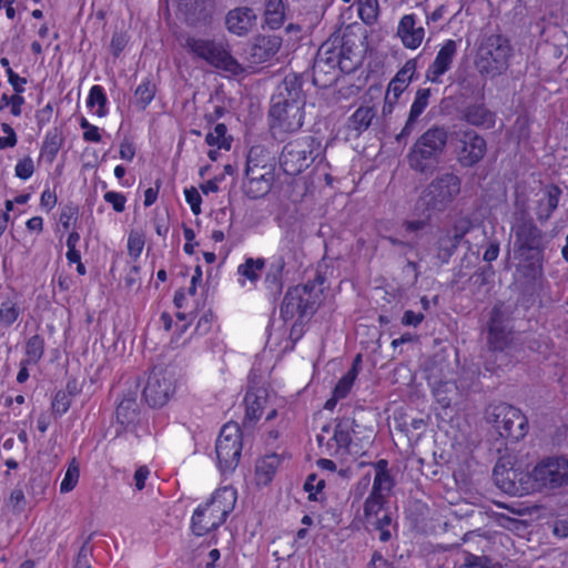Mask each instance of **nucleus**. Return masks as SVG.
Masks as SVG:
<instances>
[{
	"instance_id": "37998d69",
	"label": "nucleus",
	"mask_w": 568,
	"mask_h": 568,
	"mask_svg": "<svg viewBox=\"0 0 568 568\" xmlns=\"http://www.w3.org/2000/svg\"><path fill=\"white\" fill-rule=\"evenodd\" d=\"M226 126L223 123H219L215 125L212 132H209L205 136V141L209 145H217L220 149H230L231 141L225 136Z\"/></svg>"
},
{
	"instance_id": "c85d7f7f",
	"label": "nucleus",
	"mask_w": 568,
	"mask_h": 568,
	"mask_svg": "<svg viewBox=\"0 0 568 568\" xmlns=\"http://www.w3.org/2000/svg\"><path fill=\"white\" fill-rule=\"evenodd\" d=\"M416 71V60L410 59L406 61L403 68L395 74L388 84L387 91L389 94L399 98L400 94L408 88Z\"/></svg>"
},
{
	"instance_id": "2f4dec72",
	"label": "nucleus",
	"mask_w": 568,
	"mask_h": 568,
	"mask_svg": "<svg viewBox=\"0 0 568 568\" xmlns=\"http://www.w3.org/2000/svg\"><path fill=\"white\" fill-rule=\"evenodd\" d=\"M376 116V111L372 106H359L347 121V128L352 131H355L356 134H361L366 131L373 120Z\"/></svg>"
},
{
	"instance_id": "3c124183",
	"label": "nucleus",
	"mask_w": 568,
	"mask_h": 568,
	"mask_svg": "<svg viewBox=\"0 0 568 568\" xmlns=\"http://www.w3.org/2000/svg\"><path fill=\"white\" fill-rule=\"evenodd\" d=\"M325 486L324 479H318L315 474H311L307 476L306 481L304 484V489L307 491L308 498L312 500H316V494L322 491Z\"/></svg>"
},
{
	"instance_id": "69168bd1",
	"label": "nucleus",
	"mask_w": 568,
	"mask_h": 568,
	"mask_svg": "<svg viewBox=\"0 0 568 568\" xmlns=\"http://www.w3.org/2000/svg\"><path fill=\"white\" fill-rule=\"evenodd\" d=\"M9 83L13 87V90L17 94H20L24 91L23 84L27 83L26 78H20L17 73L13 72L11 68L7 70Z\"/></svg>"
},
{
	"instance_id": "f704fd0d",
	"label": "nucleus",
	"mask_w": 568,
	"mask_h": 568,
	"mask_svg": "<svg viewBox=\"0 0 568 568\" xmlns=\"http://www.w3.org/2000/svg\"><path fill=\"white\" fill-rule=\"evenodd\" d=\"M387 503V497L369 493L363 505V516L365 523L367 524L369 520L388 510L386 506Z\"/></svg>"
},
{
	"instance_id": "6e6d98bb",
	"label": "nucleus",
	"mask_w": 568,
	"mask_h": 568,
	"mask_svg": "<svg viewBox=\"0 0 568 568\" xmlns=\"http://www.w3.org/2000/svg\"><path fill=\"white\" fill-rule=\"evenodd\" d=\"M34 172V164L31 158L20 160L16 165V175L22 180L29 179Z\"/></svg>"
},
{
	"instance_id": "dca6fc26",
	"label": "nucleus",
	"mask_w": 568,
	"mask_h": 568,
	"mask_svg": "<svg viewBox=\"0 0 568 568\" xmlns=\"http://www.w3.org/2000/svg\"><path fill=\"white\" fill-rule=\"evenodd\" d=\"M338 39L336 38L333 42L323 43L315 57L314 65H313V82L314 84H318L317 74L318 73H327V69H335L338 67L342 71H349L354 68L353 64L345 63L344 58V43L341 48L335 45V42Z\"/></svg>"
},
{
	"instance_id": "bf43d9fd",
	"label": "nucleus",
	"mask_w": 568,
	"mask_h": 568,
	"mask_svg": "<svg viewBox=\"0 0 568 568\" xmlns=\"http://www.w3.org/2000/svg\"><path fill=\"white\" fill-rule=\"evenodd\" d=\"M9 506L16 513H21L24 506V493L21 488H14L8 499Z\"/></svg>"
},
{
	"instance_id": "a18cd8bd",
	"label": "nucleus",
	"mask_w": 568,
	"mask_h": 568,
	"mask_svg": "<svg viewBox=\"0 0 568 568\" xmlns=\"http://www.w3.org/2000/svg\"><path fill=\"white\" fill-rule=\"evenodd\" d=\"M358 374L357 368H351L336 384L334 394L337 398H344L349 393Z\"/></svg>"
},
{
	"instance_id": "473e14b6",
	"label": "nucleus",
	"mask_w": 568,
	"mask_h": 568,
	"mask_svg": "<svg viewBox=\"0 0 568 568\" xmlns=\"http://www.w3.org/2000/svg\"><path fill=\"white\" fill-rule=\"evenodd\" d=\"M265 22L271 29H278L284 23V0H265Z\"/></svg>"
},
{
	"instance_id": "ea45409f",
	"label": "nucleus",
	"mask_w": 568,
	"mask_h": 568,
	"mask_svg": "<svg viewBox=\"0 0 568 568\" xmlns=\"http://www.w3.org/2000/svg\"><path fill=\"white\" fill-rule=\"evenodd\" d=\"M44 352V341L40 335L31 336L26 344V363L37 364Z\"/></svg>"
},
{
	"instance_id": "c756f323",
	"label": "nucleus",
	"mask_w": 568,
	"mask_h": 568,
	"mask_svg": "<svg viewBox=\"0 0 568 568\" xmlns=\"http://www.w3.org/2000/svg\"><path fill=\"white\" fill-rule=\"evenodd\" d=\"M432 384L434 397L443 408H448L459 396L458 387L452 381H434Z\"/></svg>"
},
{
	"instance_id": "a211bd4d",
	"label": "nucleus",
	"mask_w": 568,
	"mask_h": 568,
	"mask_svg": "<svg viewBox=\"0 0 568 568\" xmlns=\"http://www.w3.org/2000/svg\"><path fill=\"white\" fill-rule=\"evenodd\" d=\"M354 426L355 420L351 418H343L336 424L333 437L327 442L328 447H334V454L358 455L361 453L351 436Z\"/></svg>"
},
{
	"instance_id": "4d7b16f0",
	"label": "nucleus",
	"mask_w": 568,
	"mask_h": 568,
	"mask_svg": "<svg viewBox=\"0 0 568 568\" xmlns=\"http://www.w3.org/2000/svg\"><path fill=\"white\" fill-rule=\"evenodd\" d=\"M498 524L508 529V530H521V529H525L527 527V523L525 520H520V519H516V518H511L507 515H504V514H500L498 516Z\"/></svg>"
},
{
	"instance_id": "f3484780",
	"label": "nucleus",
	"mask_w": 568,
	"mask_h": 568,
	"mask_svg": "<svg viewBox=\"0 0 568 568\" xmlns=\"http://www.w3.org/2000/svg\"><path fill=\"white\" fill-rule=\"evenodd\" d=\"M270 116L272 119V128H278L284 132H294L303 125V106L272 103Z\"/></svg>"
},
{
	"instance_id": "603ef678",
	"label": "nucleus",
	"mask_w": 568,
	"mask_h": 568,
	"mask_svg": "<svg viewBox=\"0 0 568 568\" xmlns=\"http://www.w3.org/2000/svg\"><path fill=\"white\" fill-rule=\"evenodd\" d=\"M70 404H71L70 395L67 394V392H64V390H59L53 398L52 409L55 413L62 415L69 409Z\"/></svg>"
},
{
	"instance_id": "338daca9",
	"label": "nucleus",
	"mask_w": 568,
	"mask_h": 568,
	"mask_svg": "<svg viewBox=\"0 0 568 568\" xmlns=\"http://www.w3.org/2000/svg\"><path fill=\"white\" fill-rule=\"evenodd\" d=\"M375 529H382V528H389L392 524V517L388 510L384 511L379 516L375 517L374 519L369 520L367 523Z\"/></svg>"
},
{
	"instance_id": "b1692460",
	"label": "nucleus",
	"mask_w": 568,
	"mask_h": 568,
	"mask_svg": "<svg viewBox=\"0 0 568 568\" xmlns=\"http://www.w3.org/2000/svg\"><path fill=\"white\" fill-rule=\"evenodd\" d=\"M256 14L248 7H241L229 11L225 23L230 32L237 36H245L252 29Z\"/></svg>"
},
{
	"instance_id": "cd10ccee",
	"label": "nucleus",
	"mask_w": 568,
	"mask_h": 568,
	"mask_svg": "<svg viewBox=\"0 0 568 568\" xmlns=\"http://www.w3.org/2000/svg\"><path fill=\"white\" fill-rule=\"evenodd\" d=\"M275 182V176L267 175V178H260L253 174H245L242 184L244 194L252 200H257L266 196Z\"/></svg>"
},
{
	"instance_id": "2eb2a0df",
	"label": "nucleus",
	"mask_w": 568,
	"mask_h": 568,
	"mask_svg": "<svg viewBox=\"0 0 568 568\" xmlns=\"http://www.w3.org/2000/svg\"><path fill=\"white\" fill-rule=\"evenodd\" d=\"M493 478L496 486L504 493L513 496H525L530 494L529 473L507 468L498 462L493 470Z\"/></svg>"
},
{
	"instance_id": "79ce46f5",
	"label": "nucleus",
	"mask_w": 568,
	"mask_h": 568,
	"mask_svg": "<svg viewBox=\"0 0 568 568\" xmlns=\"http://www.w3.org/2000/svg\"><path fill=\"white\" fill-rule=\"evenodd\" d=\"M79 477V464L75 462V459H72L60 484V491L63 494L71 491L77 486Z\"/></svg>"
},
{
	"instance_id": "680f3d73",
	"label": "nucleus",
	"mask_w": 568,
	"mask_h": 568,
	"mask_svg": "<svg viewBox=\"0 0 568 568\" xmlns=\"http://www.w3.org/2000/svg\"><path fill=\"white\" fill-rule=\"evenodd\" d=\"M144 246L143 239L138 234H130L128 240V251L134 258L139 257Z\"/></svg>"
},
{
	"instance_id": "6ab92c4d",
	"label": "nucleus",
	"mask_w": 568,
	"mask_h": 568,
	"mask_svg": "<svg viewBox=\"0 0 568 568\" xmlns=\"http://www.w3.org/2000/svg\"><path fill=\"white\" fill-rule=\"evenodd\" d=\"M282 45V38L275 34H261L254 39L248 59L252 63H263L273 58Z\"/></svg>"
},
{
	"instance_id": "0eeeda50",
	"label": "nucleus",
	"mask_w": 568,
	"mask_h": 568,
	"mask_svg": "<svg viewBox=\"0 0 568 568\" xmlns=\"http://www.w3.org/2000/svg\"><path fill=\"white\" fill-rule=\"evenodd\" d=\"M321 143L312 135L287 142L280 154V165L284 173L297 175L307 169L320 155Z\"/></svg>"
},
{
	"instance_id": "5fc2aeb1",
	"label": "nucleus",
	"mask_w": 568,
	"mask_h": 568,
	"mask_svg": "<svg viewBox=\"0 0 568 568\" xmlns=\"http://www.w3.org/2000/svg\"><path fill=\"white\" fill-rule=\"evenodd\" d=\"M184 194L185 200L190 204L193 214L199 215L201 213L202 203V197L199 191L194 186H192L190 189H185Z\"/></svg>"
},
{
	"instance_id": "4be33fe9",
	"label": "nucleus",
	"mask_w": 568,
	"mask_h": 568,
	"mask_svg": "<svg viewBox=\"0 0 568 568\" xmlns=\"http://www.w3.org/2000/svg\"><path fill=\"white\" fill-rule=\"evenodd\" d=\"M244 402L246 406L244 425H252L260 419L266 408L268 403L267 389L262 386H251L246 392Z\"/></svg>"
},
{
	"instance_id": "20e7f679",
	"label": "nucleus",
	"mask_w": 568,
	"mask_h": 568,
	"mask_svg": "<svg viewBox=\"0 0 568 568\" xmlns=\"http://www.w3.org/2000/svg\"><path fill=\"white\" fill-rule=\"evenodd\" d=\"M236 490L230 486L219 488L211 499L199 506L192 516V530L197 536H204L220 527L236 504Z\"/></svg>"
},
{
	"instance_id": "1a4fd4ad",
	"label": "nucleus",
	"mask_w": 568,
	"mask_h": 568,
	"mask_svg": "<svg viewBox=\"0 0 568 568\" xmlns=\"http://www.w3.org/2000/svg\"><path fill=\"white\" fill-rule=\"evenodd\" d=\"M184 48L215 68L223 69L235 75L244 71L243 67L224 49L222 43L187 37Z\"/></svg>"
},
{
	"instance_id": "393cba45",
	"label": "nucleus",
	"mask_w": 568,
	"mask_h": 568,
	"mask_svg": "<svg viewBox=\"0 0 568 568\" xmlns=\"http://www.w3.org/2000/svg\"><path fill=\"white\" fill-rule=\"evenodd\" d=\"M429 97V89L417 90L415 100L410 106L408 119L402 131L395 136L398 143L405 141L412 134V132L415 129V124L417 122L418 116L424 112V110L428 105Z\"/></svg>"
},
{
	"instance_id": "ddd939ff",
	"label": "nucleus",
	"mask_w": 568,
	"mask_h": 568,
	"mask_svg": "<svg viewBox=\"0 0 568 568\" xmlns=\"http://www.w3.org/2000/svg\"><path fill=\"white\" fill-rule=\"evenodd\" d=\"M457 161L463 168H473L478 164L487 152L486 140L476 131L466 129L456 132Z\"/></svg>"
},
{
	"instance_id": "e2e57ef3",
	"label": "nucleus",
	"mask_w": 568,
	"mask_h": 568,
	"mask_svg": "<svg viewBox=\"0 0 568 568\" xmlns=\"http://www.w3.org/2000/svg\"><path fill=\"white\" fill-rule=\"evenodd\" d=\"M464 236V234H459L453 230L452 234L447 233L445 236L440 237L439 245L444 246L446 242H448L450 244V248L448 250V256H452Z\"/></svg>"
},
{
	"instance_id": "4c0bfd02",
	"label": "nucleus",
	"mask_w": 568,
	"mask_h": 568,
	"mask_svg": "<svg viewBox=\"0 0 568 568\" xmlns=\"http://www.w3.org/2000/svg\"><path fill=\"white\" fill-rule=\"evenodd\" d=\"M136 400L134 396H126L116 407V418L122 424H130L136 416Z\"/></svg>"
},
{
	"instance_id": "6e6552de",
	"label": "nucleus",
	"mask_w": 568,
	"mask_h": 568,
	"mask_svg": "<svg viewBox=\"0 0 568 568\" xmlns=\"http://www.w3.org/2000/svg\"><path fill=\"white\" fill-rule=\"evenodd\" d=\"M485 419L491 424L500 437L517 442L528 428L526 416L507 403L490 404L485 410Z\"/></svg>"
},
{
	"instance_id": "72a5a7b5",
	"label": "nucleus",
	"mask_w": 568,
	"mask_h": 568,
	"mask_svg": "<svg viewBox=\"0 0 568 568\" xmlns=\"http://www.w3.org/2000/svg\"><path fill=\"white\" fill-rule=\"evenodd\" d=\"M278 465L280 457L275 454L267 455L258 460L255 470L257 483L263 485L268 484L272 480Z\"/></svg>"
},
{
	"instance_id": "412c9836",
	"label": "nucleus",
	"mask_w": 568,
	"mask_h": 568,
	"mask_svg": "<svg viewBox=\"0 0 568 568\" xmlns=\"http://www.w3.org/2000/svg\"><path fill=\"white\" fill-rule=\"evenodd\" d=\"M456 53V41L447 40L439 49L434 62L428 67L426 72L427 80L434 83L439 82V78L450 69Z\"/></svg>"
},
{
	"instance_id": "49530a36",
	"label": "nucleus",
	"mask_w": 568,
	"mask_h": 568,
	"mask_svg": "<svg viewBox=\"0 0 568 568\" xmlns=\"http://www.w3.org/2000/svg\"><path fill=\"white\" fill-rule=\"evenodd\" d=\"M105 103H106V98H105L103 89L100 85H93L89 93L88 105L90 108H93L97 104L99 106V109L97 110V114L102 116L105 113V111H104Z\"/></svg>"
},
{
	"instance_id": "e433bc0d",
	"label": "nucleus",
	"mask_w": 568,
	"mask_h": 568,
	"mask_svg": "<svg viewBox=\"0 0 568 568\" xmlns=\"http://www.w3.org/2000/svg\"><path fill=\"white\" fill-rule=\"evenodd\" d=\"M265 267L264 258L248 257L245 262L237 267V273L247 278L250 282L255 283L260 278L261 272Z\"/></svg>"
},
{
	"instance_id": "13d9d810",
	"label": "nucleus",
	"mask_w": 568,
	"mask_h": 568,
	"mask_svg": "<svg viewBox=\"0 0 568 568\" xmlns=\"http://www.w3.org/2000/svg\"><path fill=\"white\" fill-rule=\"evenodd\" d=\"M104 201L110 203L115 212H123L126 199L123 194L109 191L103 196Z\"/></svg>"
},
{
	"instance_id": "58836bf2",
	"label": "nucleus",
	"mask_w": 568,
	"mask_h": 568,
	"mask_svg": "<svg viewBox=\"0 0 568 568\" xmlns=\"http://www.w3.org/2000/svg\"><path fill=\"white\" fill-rule=\"evenodd\" d=\"M358 14L362 21L372 26L377 21L378 18V1L377 0H356Z\"/></svg>"
},
{
	"instance_id": "4468645a",
	"label": "nucleus",
	"mask_w": 568,
	"mask_h": 568,
	"mask_svg": "<svg viewBox=\"0 0 568 568\" xmlns=\"http://www.w3.org/2000/svg\"><path fill=\"white\" fill-rule=\"evenodd\" d=\"M513 342L509 316L503 304H497L490 312L487 343L491 353L505 352Z\"/></svg>"
},
{
	"instance_id": "f257e3e1",
	"label": "nucleus",
	"mask_w": 568,
	"mask_h": 568,
	"mask_svg": "<svg viewBox=\"0 0 568 568\" xmlns=\"http://www.w3.org/2000/svg\"><path fill=\"white\" fill-rule=\"evenodd\" d=\"M511 231L515 234V254L521 262L526 263L529 275L535 277L541 273L542 268L545 235L532 219L525 213L515 217Z\"/></svg>"
},
{
	"instance_id": "aec40b11",
	"label": "nucleus",
	"mask_w": 568,
	"mask_h": 568,
	"mask_svg": "<svg viewBox=\"0 0 568 568\" xmlns=\"http://www.w3.org/2000/svg\"><path fill=\"white\" fill-rule=\"evenodd\" d=\"M272 103L304 106L305 97L302 90V78L295 73L287 74L278 87V94L272 99Z\"/></svg>"
},
{
	"instance_id": "a878e982",
	"label": "nucleus",
	"mask_w": 568,
	"mask_h": 568,
	"mask_svg": "<svg viewBox=\"0 0 568 568\" xmlns=\"http://www.w3.org/2000/svg\"><path fill=\"white\" fill-rule=\"evenodd\" d=\"M245 174L260 178L275 176V163L260 148H252L247 155Z\"/></svg>"
},
{
	"instance_id": "8fccbe9b",
	"label": "nucleus",
	"mask_w": 568,
	"mask_h": 568,
	"mask_svg": "<svg viewBox=\"0 0 568 568\" xmlns=\"http://www.w3.org/2000/svg\"><path fill=\"white\" fill-rule=\"evenodd\" d=\"M129 36L123 31H115L112 36L110 49L113 57L118 58L125 49Z\"/></svg>"
},
{
	"instance_id": "bb28decb",
	"label": "nucleus",
	"mask_w": 568,
	"mask_h": 568,
	"mask_svg": "<svg viewBox=\"0 0 568 568\" xmlns=\"http://www.w3.org/2000/svg\"><path fill=\"white\" fill-rule=\"evenodd\" d=\"M462 119L473 126L491 129L496 122V114L484 103H471L462 111Z\"/></svg>"
},
{
	"instance_id": "0e129e2a",
	"label": "nucleus",
	"mask_w": 568,
	"mask_h": 568,
	"mask_svg": "<svg viewBox=\"0 0 568 568\" xmlns=\"http://www.w3.org/2000/svg\"><path fill=\"white\" fill-rule=\"evenodd\" d=\"M459 568H493L486 557L468 555Z\"/></svg>"
},
{
	"instance_id": "c03bdc74",
	"label": "nucleus",
	"mask_w": 568,
	"mask_h": 568,
	"mask_svg": "<svg viewBox=\"0 0 568 568\" xmlns=\"http://www.w3.org/2000/svg\"><path fill=\"white\" fill-rule=\"evenodd\" d=\"M393 487L394 479L390 474L375 475L371 493L388 498Z\"/></svg>"
},
{
	"instance_id": "a19ab883",
	"label": "nucleus",
	"mask_w": 568,
	"mask_h": 568,
	"mask_svg": "<svg viewBox=\"0 0 568 568\" xmlns=\"http://www.w3.org/2000/svg\"><path fill=\"white\" fill-rule=\"evenodd\" d=\"M154 95L155 85L149 80H144L134 92L135 102L141 109H145L151 103Z\"/></svg>"
},
{
	"instance_id": "7c9ffc66",
	"label": "nucleus",
	"mask_w": 568,
	"mask_h": 568,
	"mask_svg": "<svg viewBox=\"0 0 568 568\" xmlns=\"http://www.w3.org/2000/svg\"><path fill=\"white\" fill-rule=\"evenodd\" d=\"M285 267V261L283 257H278L275 262L270 265L266 273L264 284L266 290L274 297L278 296L283 290V272Z\"/></svg>"
},
{
	"instance_id": "c9c22d12",
	"label": "nucleus",
	"mask_w": 568,
	"mask_h": 568,
	"mask_svg": "<svg viewBox=\"0 0 568 568\" xmlns=\"http://www.w3.org/2000/svg\"><path fill=\"white\" fill-rule=\"evenodd\" d=\"M62 142V134L57 128L49 131L41 148V155L45 158L48 162H52L58 154Z\"/></svg>"
},
{
	"instance_id": "9b49d317",
	"label": "nucleus",
	"mask_w": 568,
	"mask_h": 568,
	"mask_svg": "<svg viewBox=\"0 0 568 568\" xmlns=\"http://www.w3.org/2000/svg\"><path fill=\"white\" fill-rule=\"evenodd\" d=\"M242 452V434L236 423L225 424L217 437L215 453L222 473H232L239 465Z\"/></svg>"
},
{
	"instance_id": "7ed1b4c3",
	"label": "nucleus",
	"mask_w": 568,
	"mask_h": 568,
	"mask_svg": "<svg viewBox=\"0 0 568 568\" xmlns=\"http://www.w3.org/2000/svg\"><path fill=\"white\" fill-rule=\"evenodd\" d=\"M447 141L448 131L444 126L434 125L426 130L406 156L409 168L419 173L433 172L440 162Z\"/></svg>"
},
{
	"instance_id": "f03ea898",
	"label": "nucleus",
	"mask_w": 568,
	"mask_h": 568,
	"mask_svg": "<svg viewBox=\"0 0 568 568\" xmlns=\"http://www.w3.org/2000/svg\"><path fill=\"white\" fill-rule=\"evenodd\" d=\"M514 49L510 40L501 34H484L475 55V68L483 77L496 78L507 71Z\"/></svg>"
},
{
	"instance_id": "864d4df0",
	"label": "nucleus",
	"mask_w": 568,
	"mask_h": 568,
	"mask_svg": "<svg viewBox=\"0 0 568 568\" xmlns=\"http://www.w3.org/2000/svg\"><path fill=\"white\" fill-rule=\"evenodd\" d=\"M80 241V235L78 232H71L67 240V258L69 263L79 262L80 252L75 248L77 244Z\"/></svg>"
},
{
	"instance_id": "5701e85b",
	"label": "nucleus",
	"mask_w": 568,
	"mask_h": 568,
	"mask_svg": "<svg viewBox=\"0 0 568 568\" xmlns=\"http://www.w3.org/2000/svg\"><path fill=\"white\" fill-rule=\"evenodd\" d=\"M397 36L400 38L405 48L416 49L423 42L425 29L416 26V18L414 14H405L399 20Z\"/></svg>"
},
{
	"instance_id": "052dcab7",
	"label": "nucleus",
	"mask_w": 568,
	"mask_h": 568,
	"mask_svg": "<svg viewBox=\"0 0 568 568\" xmlns=\"http://www.w3.org/2000/svg\"><path fill=\"white\" fill-rule=\"evenodd\" d=\"M561 190L557 185H549L546 190L545 196L540 201H545L548 207L557 209Z\"/></svg>"
},
{
	"instance_id": "9d476101",
	"label": "nucleus",
	"mask_w": 568,
	"mask_h": 568,
	"mask_svg": "<svg viewBox=\"0 0 568 568\" xmlns=\"http://www.w3.org/2000/svg\"><path fill=\"white\" fill-rule=\"evenodd\" d=\"M315 283H306L302 286H294L287 290L282 306L281 317L287 322L298 315L301 318L314 313L320 304V294L314 292Z\"/></svg>"
},
{
	"instance_id": "de8ad7c7",
	"label": "nucleus",
	"mask_w": 568,
	"mask_h": 568,
	"mask_svg": "<svg viewBox=\"0 0 568 568\" xmlns=\"http://www.w3.org/2000/svg\"><path fill=\"white\" fill-rule=\"evenodd\" d=\"M92 539V535L88 536V538L82 544L77 561H75V568H91L90 558L92 556V547L90 545V541Z\"/></svg>"
},
{
	"instance_id": "09e8293b",
	"label": "nucleus",
	"mask_w": 568,
	"mask_h": 568,
	"mask_svg": "<svg viewBox=\"0 0 568 568\" xmlns=\"http://www.w3.org/2000/svg\"><path fill=\"white\" fill-rule=\"evenodd\" d=\"M19 310L12 302H3L0 307V322L9 326L17 321Z\"/></svg>"
},
{
	"instance_id": "39448f33",
	"label": "nucleus",
	"mask_w": 568,
	"mask_h": 568,
	"mask_svg": "<svg viewBox=\"0 0 568 568\" xmlns=\"http://www.w3.org/2000/svg\"><path fill=\"white\" fill-rule=\"evenodd\" d=\"M462 179L452 171L438 173L422 191L418 203L423 213L430 217L443 213L459 195Z\"/></svg>"
},
{
	"instance_id": "774afa93",
	"label": "nucleus",
	"mask_w": 568,
	"mask_h": 568,
	"mask_svg": "<svg viewBox=\"0 0 568 568\" xmlns=\"http://www.w3.org/2000/svg\"><path fill=\"white\" fill-rule=\"evenodd\" d=\"M389 566H392V564H389L378 551H375L372 555V558L367 564V568H384Z\"/></svg>"
},
{
	"instance_id": "423d86ee",
	"label": "nucleus",
	"mask_w": 568,
	"mask_h": 568,
	"mask_svg": "<svg viewBox=\"0 0 568 568\" xmlns=\"http://www.w3.org/2000/svg\"><path fill=\"white\" fill-rule=\"evenodd\" d=\"M530 494H554L568 487V459L565 457H547L541 459L529 471Z\"/></svg>"
},
{
	"instance_id": "f8f14e48",
	"label": "nucleus",
	"mask_w": 568,
	"mask_h": 568,
	"mask_svg": "<svg viewBox=\"0 0 568 568\" xmlns=\"http://www.w3.org/2000/svg\"><path fill=\"white\" fill-rule=\"evenodd\" d=\"M175 392V373L171 368L154 367L148 376L143 397L151 407L164 406Z\"/></svg>"
}]
</instances>
